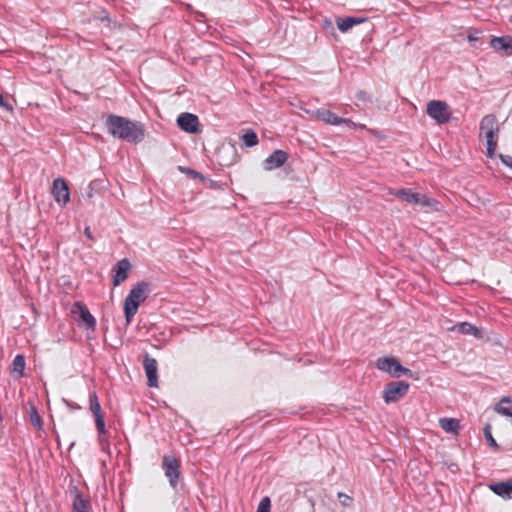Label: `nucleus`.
I'll use <instances>...</instances> for the list:
<instances>
[{
    "label": "nucleus",
    "mask_w": 512,
    "mask_h": 512,
    "mask_svg": "<svg viewBox=\"0 0 512 512\" xmlns=\"http://www.w3.org/2000/svg\"><path fill=\"white\" fill-rule=\"evenodd\" d=\"M105 126L114 138L130 143H139L145 137L144 125L141 122L130 120L116 114H108Z\"/></svg>",
    "instance_id": "obj_1"
},
{
    "label": "nucleus",
    "mask_w": 512,
    "mask_h": 512,
    "mask_svg": "<svg viewBox=\"0 0 512 512\" xmlns=\"http://www.w3.org/2000/svg\"><path fill=\"white\" fill-rule=\"evenodd\" d=\"M150 284L140 281L132 287L124 300V315L128 326L136 315L138 308L149 296Z\"/></svg>",
    "instance_id": "obj_2"
},
{
    "label": "nucleus",
    "mask_w": 512,
    "mask_h": 512,
    "mask_svg": "<svg viewBox=\"0 0 512 512\" xmlns=\"http://www.w3.org/2000/svg\"><path fill=\"white\" fill-rule=\"evenodd\" d=\"M376 367L394 378H399L402 375L412 378L414 374L394 357L384 356L378 358L376 361Z\"/></svg>",
    "instance_id": "obj_3"
},
{
    "label": "nucleus",
    "mask_w": 512,
    "mask_h": 512,
    "mask_svg": "<svg viewBox=\"0 0 512 512\" xmlns=\"http://www.w3.org/2000/svg\"><path fill=\"white\" fill-rule=\"evenodd\" d=\"M165 477L168 479L169 485L177 490L181 479V465L174 455H164L161 463Z\"/></svg>",
    "instance_id": "obj_4"
},
{
    "label": "nucleus",
    "mask_w": 512,
    "mask_h": 512,
    "mask_svg": "<svg viewBox=\"0 0 512 512\" xmlns=\"http://www.w3.org/2000/svg\"><path fill=\"white\" fill-rule=\"evenodd\" d=\"M426 113L438 124H446L450 121L452 113L450 106L441 100H431L427 103Z\"/></svg>",
    "instance_id": "obj_5"
},
{
    "label": "nucleus",
    "mask_w": 512,
    "mask_h": 512,
    "mask_svg": "<svg viewBox=\"0 0 512 512\" xmlns=\"http://www.w3.org/2000/svg\"><path fill=\"white\" fill-rule=\"evenodd\" d=\"M409 383L406 381H392L385 385L383 390V400L386 404L395 403L403 398L408 390Z\"/></svg>",
    "instance_id": "obj_6"
},
{
    "label": "nucleus",
    "mask_w": 512,
    "mask_h": 512,
    "mask_svg": "<svg viewBox=\"0 0 512 512\" xmlns=\"http://www.w3.org/2000/svg\"><path fill=\"white\" fill-rule=\"evenodd\" d=\"M495 131H498L495 115L488 114L484 116L480 122V132L484 134L486 138V145H489L490 142L497 143Z\"/></svg>",
    "instance_id": "obj_7"
},
{
    "label": "nucleus",
    "mask_w": 512,
    "mask_h": 512,
    "mask_svg": "<svg viewBox=\"0 0 512 512\" xmlns=\"http://www.w3.org/2000/svg\"><path fill=\"white\" fill-rule=\"evenodd\" d=\"M52 194L55 201L61 206H65L69 202L70 192L68 185L63 178L58 177L54 179L52 186Z\"/></svg>",
    "instance_id": "obj_8"
},
{
    "label": "nucleus",
    "mask_w": 512,
    "mask_h": 512,
    "mask_svg": "<svg viewBox=\"0 0 512 512\" xmlns=\"http://www.w3.org/2000/svg\"><path fill=\"white\" fill-rule=\"evenodd\" d=\"M316 117L317 119L325 122L326 124L334 126L345 124L350 128L355 127V123L351 119L339 117L335 113L327 109H318L316 111Z\"/></svg>",
    "instance_id": "obj_9"
},
{
    "label": "nucleus",
    "mask_w": 512,
    "mask_h": 512,
    "mask_svg": "<svg viewBox=\"0 0 512 512\" xmlns=\"http://www.w3.org/2000/svg\"><path fill=\"white\" fill-rule=\"evenodd\" d=\"M143 367L147 377V385L149 387H158V363L156 359L146 354L143 360Z\"/></svg>",
    "instance_id": "obj_10"
},
{
    "label": "nucleus",
    "mask_w": 512,
    "mask_h": 512,
    "mask_svg": "<svg viewBox=\"0 0 512 512\" xmlns=\"http://www.w3.org/2000/svg\"><path fill=\"white\" fill-rule=\"evenodd\" d=\"M288 158L289 155L286 151L277 149L263 161L262 165L264 170L272 171L283 166Z\"/></svg>",
    "instance_id": "obj_11"
},
{
    "label": "nucleus",
    "mask_w": 512,
    "mask_h": 512,
    "mask_svg": "<svg viewBox=\"0 0 512 512\" xmlns=\"http://www.w3.org/2000/svg\"><path fill=\"white\" fill-rule=\"evenodd\" d=\"M177 125L187 133H197L199 130V119L195 114L184 112L178 116Z\"/></svg>",
    "instance_id": "obj_12"
},
{
    "label": "nucleus",
    "mask_w": 512,
    "mask_h": 512,
    "mask_svg": "<svg viewBox=\"0 0 512 512\" xmlns=\"http://www.w3.org/2000/svg\"><path fill=\"white\" fill-rule=\"evenodd\" d=\"M131 269V264L128 259L124 258L116 263L113 267V286L116 287L125 281L128 277V272Z\"/></svg>",
    "instance_id": "obj_13"
},
{
    "label": "nucleus",
    "mask_w": 512,
    "mask_h": 512,
    "mask_svg": "<svg viewBox=\"0 0 512 512\" xmlns=\"http://www.w3.org/2000/svg\"><path fill=\"white\" fill-rule=\"evenodd\" d=\"M490 46L495 51H503L505 56L512 55V36H494L490 40Z\"/></svg>",
    "instance_id": "obj_14"
},
{
    "label": "nucleus",
    "mask_w": 512,
    "mask_h": 512,
    "mask_svg": "<svg viewBox=\"0 0 512 512\" xmlns=\"http://www.w3.org/2000/svg\"><path fill=\"white\" fill-rule=\"evenodd\" d=\"M489 488L496 495L504 499H512V478L506 481L491 483Z\"/></svg>",
    "instance_id": "obj_15"
},
{
    "label": "nucleus",
    "mask_w": 512,
    "mask_h": 512,
    "mask_svg": "<svg viewBox=\"0 0 512 512\" xmlns=\"http://www.w3.org/2000/svg\"><path fill=\"white\" fill-rule=\"evenodd\" d=\"M74 307H76L80 312V319L85 323L87 329L94 330L96 327V319L90 313L89 309L83 302H75Z\"/></svg>",
    "instance_id": "obj_16"
},
{
    "label": "nucleus",
    "mask_w": 512,
    "mask_h": 512,
    "mask_svg": "<svg viewBox=\"0 0 512 512\" xmlns=\"http://www.w3.org/2000/svg\"><path fill=\"white\" fill-rule=\"evenodd\" d=\"M390 194L399 198L403 202L414 204L418 201V193L414 192L410 188H401V189H390Z\"/></svg>",
    "instance_id": "obj_17"
},
{
    "label": "nucleus",
    "mask_w": 512,
    "mask_h": 512,
    "mask_svg": "<svg viewBox=\"0 0 512 512\" xmlns=\"http://www.w3.org/2000/svg\"><path fill=\"white\" fill-rule=\"evenodd\" d=\"M451 330L464 335H473L476 338L482 337L481 330L469 322H460L454 325Z\"/></svg>",
    "instance_id": "obj_18"
},
{
    "label": "nucleus",
    "mask_w": 512,
    "mask_h": 512,
    "mask_svg": "<svg viewBox=\"0 0 512 512\" xmlns=\"http://www.w3.org/2000/svg\"><path fill=\"white\" fill-rule=\"evenodd\" d=\"M75 496L73 499L72 509L73 512H89L90 500L85 498L76 487H74Z\"/></svg>",
    "instance_id": "obj_19"
},
{
    "label": "nucleus",
    "mask_w": 512,
    "mask_h": 512,
    "mask_svg": "<svg viewBox=\"0 0 512 512\" xmlns=\"http://www.w3.org/2000/svg\"><path fill=\"white\" fill-rule=\"evenodd\" d=\"M494 410L507 417H512V399L509 396H504L495 405Z\"/></svg>",
    "instance_id": "obj_20"
},
{
    "label": "nucleus",
    "mask_w": 512,
    "mask_h": 512,
    "mask_svg": "<svg viewBox=\"0 0 512 512\" xmlns=\"http://www.w3.org/2000/svg\"><path fill=\"white\" fill-rule=\"evenodd\" d=\"M363 21H364V19H360V18H356V17H346V18L338 17L336 19V24H337L338 29L342 33H345L349 29H351L353 26L358 25V24L362 23Z\"/></svg>",
    "instance_id": "obj_21"
},
{
    "label": "nucleus",
    "mask_w": 512,
    "mask_h": 512,
    "mask_svg": "<svg viewBox=\"0 0 512 512\" xmlns=\"http://www.w3.org/2000/svg\"><path fill=\"white\" fill-rule=\"evenodd\" d=\"M439 425L445 432L453 434H457L460 427L459 421L454 418H441Z\"/></svg>",
    "instance_id": "obj_22"
},
{
    "label": "nucleus",
    "mask_w": 512,
    "mask_h": 512,
    "mask_svg": "<svg viewBox=\"0 0 512 512\" xmlns=\"http://www.w3.org/2000/svg\"><path fill=\"white\" fill-rule=\"evenodd\" d=\"M94 418H95L96 430L98 432L99 442H100V444H103L104 436L107 433L104 415L103 414L95 415Z\"/></svg>",
    "instance_id": "obj_23"
},
{
    "label": "nucleus",
    "mask_w": 512,
    "mask_h": 512,
    "mask_svg": "<svg viewBox=\"0 0 512 512\" xmlns=\"http://www.w3.org/2000/svg\"><path fill=\"white\" fill-rule=\"evenodd\" d=\"M94 418H95L96 430L98 432L99 442H100V444H103L104 436L107 433L104 415L103 414L95 415Z\"/></svg>",
    "instance_id": "obj_24"
},
{
    "label": "nucleus",
    "mask_w": 512,
    "mask_h": 512,
    "mask_svg": "<svg viewBox=\"0 0 512 512\" xmlns=\"http://www.w3.org/2000/svg\"><path fill=\"white\" fill-rule=\"evenodd\" d=\"M94 418H95L96 430L98 432L99 442H100V444H103L104 436L107 433L104 415L103 414L95 415Z\"/></svg>",
    "instance_id": "obj_25"
},
{
    "label": "nucleus",
    "mask_w": 512,
    "mask_h": 512,
    "mask_svg": "<svg viewBox=\"0 0 512 512\" xmlns=\"http://www.w3.org/2000/svg\"><path fill=\"white\" fill-rule=\"evenodd\" d=\"M246 147H254L258 144L257 133L253 129H248L241 137Z\"/></svg>",
    "instance_id": "obj_26"
},
{
    "label": "nucleus",
    "mask_w": 512,
    "mask_h": 512,
    "mask_svg": "<svg viewBox=\"0 0 512 512\" xmlns=\"http://www.w3.org/2000/svg\"><path fill=\"white\" fill-rule=\"evenodd\" d=\"M25 365V357L22 354H17L12 362L13 372H16L20 376H22L25 369Z\"/></svg>",
    "instance_id": "obj_27"
},
{
    "label": "nucleus",
    "mask_w": 512,
    "mask_h": 512,
    "mask_svg": "<svg viewBox=\"0 0 512 512\" xmlns=\"http://www.w3.org/2000/svg\"><path fill=\"white\" fill-rule=\"evenodd\" d=\"M89 404H90V410L94 416L103 414L99 400H98V396H97L96 392H94V391L89 393Z\"/></svg>",
    "instance_id": "obj_28"
},
{
    "label": "nucleus",
    "mask_w": 512,
    "mask_h": 512,
    "mask_svg": "<svg viewBox=\"0 0 512 512\" xmlns=\"http://www.w3.org/2000/svg\"><path fill=\"white\" fill-rule=\"evenodd\" d=\"M29 418H30V422L31 424L38 428V429H41L42 428V425H43V420H42V417L40 416V414L38 413L37 409L32 406L30 408V411H29Z\"/></svg>",
    "instance_id": "obj_29"
},
{
    "label": "nucleus",
    "mask_w": 512,
    "mask_h": 512,
    "mask_svg": "<svg viewBox=\"0 0 512 512\" xmlns=\"http://www.w3.org/2000/svg\"><path fill=\"white\" fill-rule=\"evenodd\" d=\"M483 433H484V437H485L486 441L488 442L489 446H491L495 449H498L499 446H498L496 440L492 436L490 424L485 425V427L483 429Z\"/></svg>",
    "instance_id": "obj_30"
},
{
    "label": "nucleus",
    "mask_w": 512,
    "mask_h": 512,
    "mask_svg": "<svg viewBox=\"0 0 512 512\" xmlns=\"http://www.w3.org/2000/svg\"><path fill=\"white\" fill-rule=\"evenodd\" d=\"M414 204L432 207L438 205V201L427 197L425 194L418 193V201L415 202Z\"/></svg>",
    "instance_id": "obj_31"
},
{
    "label": "nucleus",
    "mask_w": 512,
    "mask_h": 512,
    "mask_svg": "<svg viewBox=\"0 0 512 512\" xmlns=\"http://www.w3.org/2000/svg\"><path fill=\"white\" fill-rule=\"evenodd\" d=\"M337 498H338V500H339L340 504H341L343 507H349V508H351V507H353V505H354V499H353L351 496H349V495H347V494H345V493H343V492H339V493L337 494Z\"/></svg>",
    "instance_id": "obj_32"
},
{
    "label": "nucleus",
    "mask_w": 512,
    "mask_h": 512,
    "mask_svg": "<svg viewBox=\"0 0 512 512\" xmlns=\"http://www.w3.org/2000/svg\"><path fill=\"white\" fill-rule=\"evenodd\" d=\"M271 501L268 496L263 497L258 505L257 512H270Z\"/></svg>",
    "instance_id": "obj_33"
},
{
    "label": "nucleus",
    "mask_w": 512,
    "mask_h": 512,
    "mask_svg": "<svg viewBox=\"0 0 512 512\" xmlns=\"http://www.w3.org/2000/svg\"><path fill=\"white\" fill-rule=\"evenodd\" d=\"M179 169L182 171V172H185L189 177L193 178V179H196V178H199L201 180H203V175L194 170V169H191V168H184V167H179Z\"/></svg>",
    "instance_id": "obj_34"
},
{
    "label": "nucleus",
    "mask_w": 512,
    "mask_h": 512,
    "mask_svg": "<svg viewBox=\"0 0 512 512\" xmlns=\"http://www.w3.org/2000/svg\"><path fill=\"white\" fill-rule=\"evenodd\" d=\"M499 158L505 166L512 169V156L505 155V154H499Z\"/></svg>",
    "instance_id": "obj_35"
},
{
    "label": "nucleus",
    "mask_w": 512,
    "mask_h": 512,
    "mask_svg": "<svg viewBox=\"0 0 512 512\" xmlns=\"http://www.w3.org/2000/svg\"><path fill=\"white\" fill-rule=\"evenodd\" d=\"M0 107L4 108L6 111H12L13 106L0 94Z\"/></svg>",
    "instance_id": "obj_36"
},
{
    "label": "nucleus",
    "mask_w": 512,
    "mask_h": 512,
    "mask_svg": "<svg viewBox=\"0 0 512 512\" xmlns=\"http://www.w3.org/2000/svg\"><path fill=\"white\" fill-rule=\"evenodd\" d=\"M496 147H497V143H491L490 142L489 145H487V155H488V157H490V158L494 157Z\"/></svg>",
    "instance_id": "obj_37"
},
{
    "label": "nucleus",
    "mask_w": 512,
    "mask_h": 512,
    "mask_svg": "<svg viewBox=\"0 0 512 512\" xmlns=\"http://www.w3.org/2000/svg\"><path fill=\"white\" fill-rule=\"evenodd\" d=\"M84 234L86 235V237L92 241H94V237H93V234H92V231L90 229L89 226L85 227L84 229Z\"/></svg>",
    "instance_id": "obj_38"
},
{
    "label": "nucleus",
    "mask_w": 512,
    "mask_h": 512,
    "mask_svg": "<svg viewBox=\"0 0 512 512\" xmlns=\"http://www.w3.org/2000/svg\"><path fill=\"white\" fill-rule=\"evenodd\" d=\"M100 21H110V16L107 11H103L102 15L99 17Z\"/></svg>",
    "instance_id": "obj_39"
},
{
    "label": "nucleus",
    "mask_w": 512,
    "mask_h": 512,
    "mask_svg": "<svg viewBox=\"0 0 512 512\" xmlns=\"http://www.w3.org/2000/svg\"><path fill=\"white\" fill-rule=\"evenodd\" d=\"M101 445V448L103 451H105L106 449L109 448V442L107 440V438L104 436V441H103V444H100Z\"/></svg>",
    "instance_id": "obj_40"
},
{
    "label": "nucleus",
    "mask_w": 512,
    "mask_h": 512,
    "mask_svg": "<svg viewBox=\"0 0 512 512\" xmlns=\"http://www.w3.org/2000/svg\"><path fill=\"white\" fill-rule=\"evenodd\" d=\"M367 93L364 91H359L357 97L359 100H366Z\"/></svg>",
    "instance_id": "obj_41"
},
{
    "label": "nucleus",
    "mask_w": 512,
    "mask_h": 512,
    "mask_svg": "<svg viewBox=\"0 0 512 512\" xmlns=\"http://www.w3.org/2000/svg\"><path fill=\"white\" fill-rule=\"evenodd\" d=\"M477 39H478V38H477V37H475V36H473V35H469V36H468V40H469L470 42L476 41Z\"/></svg>",
    "instance_id": "obj_42"
},
{
    "label": "nucleus",
    "mask_w": 512,
    "mask_h": 512,
    "mask_svg": "<svg viewBox=\"0 0 512 512\" xmlns=\"http://www.w3.org/2000/svg\"><path fill=\"white\" fill-rule=\"evenodd\" d=\"M509 22L512 24V15L509 17Z\"/></svg>",
    "instance_id": "obj_43"
}]
</instances>
